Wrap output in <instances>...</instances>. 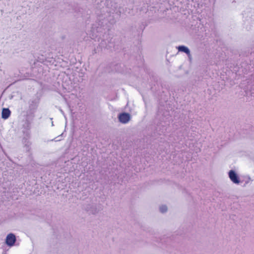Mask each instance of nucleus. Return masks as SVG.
I'll use <instances>...</instances> for the list:
<instances>
[{
    "mask_svg": "<svg viewBox=\"0 0 254 254\" xmlns=\"http://www.w3.org/2000/svg\"><path fill=\"white\" fill-rule=\"evenodd\" d=\"M119 121L122 124L127 123L131 119V116L129 114L127 113H121L118 116Z\"/></svg>",
    "mask_w": 254,
    "mask_h": 254,
    "instance_id": "1",
    "label": "nucleus"
},
{
    "mask_svg": "<svg viewBox=\"0 0 254 254\" xmlns=\"http://www.w3.org/2000/svg\"><path fill=\"white\" fill-rule=\"evenodd\" d=\"M188 56V58L190 60V61H191V56L190 55H190H187Z\"/></svg>",
    "mask_w": 254,
    "mask_h": 254,
    "instance_id": "7",
    "label": "nucleus"
},
{
    "mask_svg": "<svg viewBox=\"0 0 254 254\" xmlns=\"http://www.w3.org/2000/svg\"><path fill=\"white\" fill-rule=\"evenodd\" d=\"M160 210L161 212L164 213L167 211V208L165 205H162L160 207Z\"/></svg>",
    "mask_w": 254,
    "mask_h": 254,
    "instance_id": "6",
    "label": "nucleus"
},
{
    "mask_svg": "<svg viewBox=\"0 0 254 254\" xmlns=\"http://www.w3.org/2000/svg\"><path fill=\"white\" fill-rule=\"evenodd\" d=\"M16 238L14 234L10 233L9 234L5 240V243L6 245L9 247L13 246L15 243Z\"/></svg>",
    "mask_w": 254,
    "mask_h": 254,
    "instance_id": "3",
    "label": "nucleus"
},
{
    "mask_svg": "<svg viewBox=\"0 0 254 254\" xmlns=\"http://www.w3.org/2000/svg\"><path fill=\"white\" fill-rule=\"evenodd\" d=\"M179 52L185 53L187 55H190L189 49L185 46H180L177 47Z\"/></svg>",
    "mask_w": 254,
    "mask_h": 254,
    "instance_id": "5",
    "label": "nucleus"
},
{
    "mask_svg": "<svg viewBox=\"0 0 254 254\" xmlns=\"http://www.w3.org/2000/svg\"><path fill=\"white\" fill-rule=\"evenodd\" d=\"M230 180L234 184H239L240 183V178L236 173L233 170H230L228 173Z\"/></svg>",
    "mask_w": 254,
    "mask_h": 254,
    "instance_id": "2",
    "label": "nucleus"
},
{
    "mask_svg": "<svg viewBox=\"0 0 254 254\" xmlns=\"http://www.w3.org/2000/svg\"><path fill=\"white\" fill-rule=\"evenodd\" d=\"M10 111L7 108H4L2 111V118L3 119H7L10 116Z\"/></svg>",
    "mask_w": 254,
    "mask_h": 254,
    "instance_id": "4",
    "label": "nucleus"
}]
</instances>
